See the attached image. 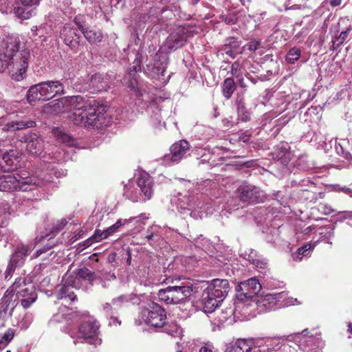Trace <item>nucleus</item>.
Returning <instances> with one entry per match:
<instances>
[{"instance_id": "f257e3e1", "label": "nucleus", "mask_w": 352, "mask_h": 352, "mask_svg": "<svg viewBox=\"0 0 352 352\" xmlns=\"http://www.w3.org/2000/svg\"><path fill=\"white\" fill-rule=\"evenodd\" d=\"M73 112L69 118L76 125L87 129H102L113 122L111 109L94 100L85 101L81 96H72Z\"/></svg>"}, {"instance_id": "f03ea898", "label": "nucleus", "mask_w": 352, "mask_h": 352, "mask_svg": "<svg viewBox=\"0 0 352 352\" xmlns=\"http://www.w3.org/2000/svg\"><path fill=\"white\" fill-rule=\"evenodd\" d=\"M50 177L44 173H36L31 176L29 173L21 170L14 175L0 176V191L11 192L14 190H32L37 186H43L50 182Z\"/></svg>"}, {"instance_id": "7ed1b4c3", "label": "nucleus", "mask_w": 352, "mask_h": 352, "mask_svg": "<svg viewBox=\"0 0 352 352\" xmlns=\"http://www.w3.org/2000/svg\"><path fill=\"white\" fill-rule=\"evenodd\" d=\"M261 289V285L256 278H251L238 284L236 287L235 308L232 311L234 317L240 314L246 317L250 314L249 306L257 297Z\"/></svg>"}, {"instance_id": "20e7f679", "label": "nucleus", "mask_w": 352, "mask_h": 352, "mask_svg": "<svg viewBox=\"0 0 352 352\" xmlns=\"http://www.w3.org/2000/svg\"><path fill=\"white\" fill-rule=\"evenodd\" d=\"M99 329L98 322L92 318H89L80 324L78 331H71L69 333L75 344L79 342H87L97 346L102 342L101 338H99Z\"/></svg>"}, {"instance_id": "39448f33", "label": "nucleus", "mask_w": 352, "mask_h": 352, "mask_svg": "<svg viewBox=\"0 0 352 352\" xmlns=\"http://www.w3.org/2000/svg\"><path fill=\"white\" fill-rule=\"evenodd\" d=\"M166 315L164 309L160 305L151 302L142 308L135 323L138 325L143 322L155 328L162 327L166 323Z\"/></svg>"}, {"instance_id": "423d86ee", "label": "nucleus", "mask_w": 352, "mask_h": 352, "mask_svg": "<svg viewBox=\"0 0 352 352\" xmlns=\"http://www.w3.org/2000/svg\"><path fill=\"white\" fill-rule=\"evenodd\" d=\"M18 281L19 282L17 284V287L14 289L13 288L11 294H14L16 296V300L21 299V304L23 308H29L36 301L37 294L30 280L22 277L16 278L12 286L8 289H12Z\"/></svg>"}, {"instance_id": "0eeeda50", "label": "nucleus", "mask_w": 352, "mask_h": 352, "mask_svg": "<svg viewBox=\"0 0 352 352\" xmlns=\"http://www.w3.org/2000/svg\"><path fill=\"white\" fill-rule=\"evenodd\" d=\"M329 32L333 34L331 50L334 51L346 43L349 37L352 35V24L348 19H340L330 27Z\"/></svg>"}, {"instance_id": "6e6552de", "label": "nucleus", "mask_w": 352, "mask_h": 352, "mask_svg": "<svg viewBox=\"0 0 352 352\" xmlns=\"http://www.w3.org/2000/svg\"><path fill=\"white\" fill-rule=\"evenodd\" d=\"M197 32L195 28L189 25H184L177 28L173 31L166 39L167 47L170 50H175L186 44L188 38Z\"/></svg>"}, {"instance_id": "1a4fd4ad", "label": "nucleus", "mask_w": 352, "mask_h": 352, "mask_svg": "<svg viewBox=\"0 0 352 352\" xmlns=\"http://www.w3.org/2000/svg\"><path fill=\"white\" fill-rule=\"evenodd\" d=\"M285 296V292H272L257 296L252 302V305L249 306V308H252L250 311L256 309L258 313H262L274 309L276 302Z\"/></svg>"}, {"instance_id": "9d476101", "label": "nucleus", "mask_w": 352, "mask_h": 352, "mask_svg": "<svg viewBox=\"0 0 352 352\" xmlns=\"http://www.w3.org/2000/svg\"><path fill=\"white\" fill-rule=\"evenodd\" d=\"M167 65V58L162 53H156L153 58V63L146 65V70L151 77L160 81L159 86H164L168 78H164V73Z\"/></svg>"}, {"instance_id": "9b49d317", "label": "nucleus", "mask_w": 352, "mask_h": 352, "mask_svg": "<svg viewBox=\"0 0 352 352\" xmlns=\"http://www.w3.org/2000/svg\"><path fill=\"white\" fill-rule=\"evenodd\" d=\"M20 40L18 36H9L3 41V53L1 54L0 60L6 64L14 63V61L19 60L21 58V52H19Z\"/></svg>"}, {"instance_id": "f8f14e48", "label": "nucleus", "mask_w": 352, "mask_h": 352, "mask_svg": "<svg viewBox=\"0 0 352 352\" xmlns=\"http://www.w3.org/2000/svg\"><path fill=\"white\" fill-rule=\"evenodd\" d=\"M16 284L10 289H7L1 298V306L0 308V328L5 326L6 321L10 318L13 312L14 309L17 305L16 296L14 294H11L13 288L17 287Z\"/></svg>"}, {"instance_id": "ddd939ff", "label": "nucleus", "mask_w": 352, "mask_h": 352, "mask_svg": "<svg viewBox=\"0 0 352 352\" xmlns=\"http://www.w3.org/2000/svg\"><path fill=\"white\" fill-rule=\"evenodd\" d=\"M20 140L26 144V149L30 154L41 157H45L43 153H46L45 152V144L43 138L41 135L30 132L23 135Z\"/></svg>"}, {"instance_id": "4468645a", "label": "nucleus", "mask_w": 352, "mask_h": 352, "mask_svg": "<svg viewBox=\"0 0 352 352\" xmlns=\"http://www.w3.org/2000/svg\"><path fill=\"white\" fill-rule=\"evenodd\" d=\"M236 193L240 200L243 202L256 204L264 200L263 192L258 187L247 183L242 184L238 188Z\"/></svg>"}, {"instance_id": "2eb2a0df", "label": "nucleus", "mask_w": 352, "mask_h": 352, "mask_svg": "<svg viewBox=\"0 0 352 352\" xmlns=\"http://www.w3.org/2000/svg\"><path fill=\"white\" fill-rule=\"evenodd\" d=\"M63 284L57 290V298H69L71 301H74L76 296L72 289L80 288V278L76 276H71L69 272H67L63 278Z\"/></svg>"}, {"instance_id": "dca6fc26", "label": "nucleus", "mask_w": 352, "mask_h": 352, "mask_svg": "<svg viewBox=\"0 0 352 352\" xmlns=\"http://www.w3.org/2000/svg\"><path fill=\"white\" fill-rule=\"evenodd\" d=\"M189 148V143L185 140L175 142L170 146V153L164 157V164L167 166L177 164L186 155Z\"/></svg>"}, {"instance_id": "f3484780", "label": "nucleus", "mask_w": 352, "mask_h": 352, "mask_svg": "<svg viewBox=\"0 0 352 352\" xmlns=\"http://www.w3.org/2000/svg\"><path fill=\"white\" fill-rule=\"evenodd\" d=\"M177 208L181 213H185L186 211H190V214L196 216V212L198 213H208V207H206L200 202L195 201L193 199L184 196L179 198L177 203Z\"/></svg>"}, {"instance_id": "a211bd4d", "label": "nucleus", "mask_w": 352, "mask_h": 352, "mask_svg": "<svg viewBox=\"0 0 352 352\" xmlns=\"http://www.w3.org/2000/svg\"><path fill=\"white\" fill-rule=\"evenodd\" d=\"M205 290L211 296H214L223 302L230 290L229 283L226 279L215 278L211 281Z\"/></svg>"}, {"instance_id": "6ab92c4d", "label": "nucleus", "mask_w": 352, "mask_h": 352, "mask_svg": "<svg viewBox=\"0 0 352 352\" xmlns=\"http://www.w3.org/2000/svg\"><path fill=\"white\" fill-rule=\"evenodd\" d=\"M316 336L317 333L309 335V331L305 329L302 332L289 336V338L290 340H294L302 350L305 351L307 346H319V338Z\"/></svg>"}, {"instance_id": "aec40b11", "label": "nucleus", "mask_w": 352, "mask_h": 352, "mask_svg": "<svg viewBox=\"0 0 352 352\" xmlns=\"http://www.w3.org/2000/svg\"><path fill=\"white\" fill-rule=\"evenodd\" d=\"M21 58L19 60L14 61V63H7L8 65H12V78L16 81L23 80L25 76L26 69L28 67V59L30 53L27 50L21 51Z\"/></svg>"}, {"instance_id": "412c9836", "label": "nucleus", "mask_w": 352, "mask_h": 352, "mask_svg": "<svg viewBox=\"0 0 352 352\" xmlns=\"http://www.w3.org/2000/svg\"><path fill=\"white\" fill-rule=\"evenodd\" d=\"M137 185L143 195L142 201L150 199L153 194V179L146 172H141L136 180Z\"/></svg>"}, {"instance_id": "4be33fe9", "label": "nucleus", "mask_w": 352, "mask_h": 352, "mask_svg": "<svg viewBox=\"0 0 352 352\" xmlns=\"http://www.w3.org/2000/svg\"><path fill=\"white\" fill-rule=\"evenodd\" d=\"M60 37L65 45L74 52L78 51L80 36L69 25H65L60 31Z\"/></svg>"}, {"instance_id": "5701e85b", "label": "nucleus", "mask_w": 352, "mask_h": 352, "mask_svg": "<svg viewBox=\"0 0 352 352\" xmlns=\"http://www.w3.org/2000/svg\"><path fill=\"white\" fill-rule=\"evenodd\" d=\"M21 153L16 150H10L2 155L3 171H12L20 167Z\"/></svg>"}, {"instance_id": "b1692460", "label": "nucleus", "mask_w": 352, "mask_h": 352, "mask_svg": "<svg viewBox=\"0 0 352 352\" xmlns=\"http://www.w3.org/2000/svg\"><path fill=\"white\" fill-rule=\"evenodd\" d=\"M167 287L173 304L179 303L182 300L190 296L192 292V287L189 285L168 286Z\"/></svg>"}, {"instance_id": "393cba45", "label": "nucleus", "mask_w": 352, "mask_h": 352, "mask_svg": "<svg viewBox=\"0 0 352 352\" xmlns=\"http://www.w3.org/2000/svg\"><path fill=\"white\" fill-rule=\"evenodd\" d=\"M24 7H16L14 8V13L16 15L22 20L30 19L32 15L33 10H28L27 8L33 6H37L41 0H19Z\"/></svg>"}, {"instance_id": "a878e982", "label": "nucleus", "mask_w": 352, "mask_h": 352, "mask_svg": "<svg viewBox=\"0 0 352 352\" xmlns=\"http://www.w3.org/2000/svg\"><path fill=\"white\" fill-rule=\"evenodd\" d=\"M138 54L134 60L133 65L129 68V85L128 88H139L140 84L138 80L137 72L141 70V61L139 59Z\"/></svg>"}, {"instance_id": "bb28decb", "label": "nucleus", "mask_w": 352, "mask_h": 352, "mask_svg": "<svg viewBox=\"0 0 352 352\" xmlns=\"http://www.w3.org/2000/svg\"><path fill=\"white\" fill-rule=\"evenodd\" d=\"M240 46V41L234 37L228 38L223 45L219 50V52L222 54H226L230 57L234 58L235 57V52Z\"/></svg>"}, {"instance_id": "cd10ccee", "label": "nucleus", "mask_w": 352, "mask_h": 352, "mask_svg": "<svg viewBox=\"0 0 352 352\" xmlns=\"http://www.w3.org/2000/svg\"><path fill=\"white\" fill-rule=\"evenodd\" d=\"M163 100L162 96H158L153 98L147 107L148 112L152 111L153 115H151L153 122L154 125L160 124L161 123L162 117L160 116L161 109L159 107V103Z\"/></svg>"}, {"instance_id": "c85d7f7f", "label": "nucleus", "mask_w": 352, "mask_h": 352, "mask_svg": "<svg viewBox=\"0 0 352 352\" xmlns=\"http://www.w3.org/2000/svg\"><path fill=\"white\" fill-rule=\"evenodd\" d=\"M222 302L215 298L211 296L207 291H204L203 294L202 305L204 312L212 313L214 311Z\"/></svg>"}, {"instance_id": "c756f323", "label": "nucleus", "mask_w": 352, "mask_h": 352, "mask_svg": "<svg viewBox=\"0 0 352 352\" xmlns=\"http://www.w3.org/2000/svg\"><path fill=\"white\" fill-rule=\"evenodd\" d=\"M52 134L56 140L67 146H74L76 145V140L65 131L59 127L52 129Z\"/></svg>"}, {"instance_id": "7c9ffc66", "label": "nucleus", "mask_w": 352, "mask_h": 352, "mask_svg": "<svg viewBox=\"0 0 352 352\" xmlns=\"http://www.w3.org/2000/svg\"><path fill=\"white\" fill-rule=\"evenodd\" d=\"M251 340L239 339L232 342L226 349V352H250Z\"/></svg>"}, {"instance_id": "2f4dec72", "label": "nucleus", "mask_w": 352, "mask_h": 352, "mask_svg": "<svg viewBox=\"0 0 352 352\" xmlns=\"http://www.w3.org/2000/svg\"><path fill=\"white\" fill-rule=\"evenodd\" d=\"M194 137L197 140L206 142L213 135V129L204 125H197L194 127Z\"/></svg>"}, {"instance_id": "473e14b6", "label": "nucleus", "mask_w": 352, "mask_h": 352, "mask_svg": "<svg viewBox=\"0 0 352 352\" xmlns=\"http://www.w3.org/2000/svg\"><path fill=\"white\" fill-rule=\"evenodd\" d=\"M140 221H141L140 217H131L128 219H120L113 225L111 226L110 227H109L108 228H107L105 230L106 233L109 237V236L113 235L115 232H116L120 227L124 226L130 223H133V222L138 223Z\"/></svg>"}, {"instance_id": "72a5a7b5", "label": "nucleus", "mask_w": 352, "mask_h": 352, "mask_svg": "<svg viewBox=\"0 0 352 352\" xmlns=\"http://www.w3.org/2000/svg\"><path fill=\"white\" fill-rule=\"evenodd\" d=\"M124 195L126 198L133 202L141 201L143 199L140 189L135 188L131 184L125 185L124 188Z\"/></svg>"}, {"instance_id": "f704fd0d", "label": "nucleus", "mask_w": 352, "mask_h": 352, "mask_svg": "<svg viewBox=\"0 0 352 352\" xmlns=\"http://www.w3.org/2000/svg\"><path fill=\"white\" fill-rule=\"evenodd\" d=\"M32 320L33 316L32 314L25 313L21 316L20 315L19 318H16L12 322V325L19 328L21 330H25L32 324Z\"/></svg>"}, {"instance_id": "c9c22d12", "label": "nucleus", "mask_w": 352, "mask_h": 352, "mask_svg": "<svg viewBox=\"0 0 352 352\" xmlns=\"http://www.w3.org/2000/svg\"><path fill=\"white\" fill-rule=\"evenodd\" d=\"M30 251L31 249L28 246L23 244L18 245L11 259L20 265L23 259L29 254Z\"/></svg>"}, {"instance_id": "e433bc0d", "label": "nucleus", "mask_w": 352, "mask_h": 352, "mask_svg": "<svg viewBox=\"0 0 352 352\" xmlns=\"http://www.w3.org/2000/svg\"><path fill=\"white\" fill-rule=\"evenodd\" d=\"M82 34L90 43H99L103 38V34L100 30L89 29L88 27L83 31Z\"/></svg>"}, {"instance_id": "4c0bfd02", "label": "nucleus", "mask_w": 352, "mask_h": 352, "mask_svg": "<svg viewBox=\"0 0 352 352\" xmlns=\"http://www.w3.org/2000/svg\"><path fill=\"white\" fill-rule=\"evenodd\" d=\"M192 242L196 249L201 250L204 253L210 254L212 245L208 239L203 238L201 235L197 238H193Z\"/></svg>"}, {"instance_id": "58836bf2", "label": "nucleus", "mask_w": 352, "mask_h": 352, "mask_svg": "<svg viewBox=\"0 0 352 352\" xmlns=\"http://www.w3.org/2000/svg\"><path fill=\"white\" fill-rule=\"evenodd\" d=\"M36 126V122L33 120L11 122L6 125L7 131L21 130L23 129L32 128Z\"/></svg>"}, {"instance_id": "ea45409f", "label": "nucleus", "mask_w": 352, "mask_h": 352, "mask_svg": "<svg viewBox=\"0 0 352 352\" xmlns=\"http://www.w3.org/2000/svg\"><path fill=\"white\" fill-rule=\"evenodd\" d=\"M145 238L149 241L150 244H153V242L158 241L161 238L160 226L157 225H153L148 228Z\"/></svg>"}, {"instance_id": "a19ab883", "label": "nucleus", "mask_w": 352, "mask_h": 352, "mask_svg": "<svg viewBox=\"0 0 352 352\" xmlns=\"http://www.w3.org/2000/svg\"><path fill=\"white\" fill-rule=\"evenodd\" d=\"M236 104L238 120L245 122L250 121L251 118V113L245 107L244 103L242 101V99H238L236 101Z\"/></svg>"}, {"instance_id": "79ce46f5", "label": "nucleus", "mask_w": 352, "mask_h": 352, "mask_svg": "<svg viewBox=\"0 0 352 352\" xmlns=\"http://www.w3.org/2000/svg\"><path fill=\"white\" fill-rule=\"evenodd\" d=\"M275 155L276 158L281 160L283 164L287 163L291 155L288 145L283 144L278 146L276 150Z\"/></svg>"}, {"instance_id": "37998d69", "label": "nucleus", "mask_w": 352, "mask_h": 352, "mask_svg": "<svg viewBox=\"0 0 352 352\" xmlns=\"http://www.w3.org/2000/svg\"><path fill=\"white\" fill-rule=\"evenodd\" d=\"M117 309H115V307L113 306V304H110V303H105L104 305H103V311L104 313L105 314V315L107 316V317H109L110 318V322H109V324L110 325H113V324H118L120 325L121 324V321H120L118 320V318L114 316V311H116Z\"/></svg>"}, {"instance_id": "c03bdc74", "label": "nucleus", "mask_w": 352, "mask_h": 352, "mask_svg": "<svg viewBox=\"0 0 352 352\" xmlns=\"http://www.w3.org/2000/svg\"><path fill=\"white\" fill-rule=\"evenodd\" d=\"M313 248L314 246L309 243L304 245L298 249L296 253L293 254V258L294 260L301 261L303 257H308Z\"/></svg>"}, {"instance_id": "a18cd8bd", "label": "nucleus", "mask_w": 352, "mask_h": 352, "mask_svg": "<svg viewBox=\"0 0 352 352\" xmlns=\"http://www.w3.org/2000/svg\"><path fill=\"white\" fill-rule=\"evenodd\" d=\"M135 298V295L133 294H124L118 296V298L112 300L113 306L115 309H118L123 306L124 304L132 301Z\"/></svg>"}, {"instance_id": "49530a36", "label": "nucleus", "mask_w": 352, "mask_h": 352, "mask_svg": "<svg viewBox=\"0 0 352 352\" xmlns=\"http://www.w3.org/2000/svg\"><path fill=\"white\" fill-rule=\"evenodd\" d=\"M265 340L263 338L258 340H251V349L250 352H269L267 346H264Z\"/></svg>"}, {"instance_id": "de8ad7c7", "label": "nucleus", "mask_w": 352, "mask_h": 352, "mask_svg": "<svg viewBox=\"0 0 352 352\" xmlns=\"http://www.w3.org/2000/svg\"><path fill=\"white\" fill-rule=\"evenodd\" d=\"M334 229L335 228L332 226H328L324 228H320L319 229L320 230L318 232V234L320 236L321 241H323L327 243H331L328 240L333 236Z\"/></svg>"}, {"instance_id": "09e8293b", "label": "nucleus", "mask_w": 352, "mask_h": 352, "mask_svg": "<svg viewBox=\"0 0 352 352\" xmlns=\"http://www.w3.org/2000/svg\"><path fill=\"white\" fill-rule=\"evenodd\" d=\"M15 331L13 329H7L0 338V349L5 348L13 339Z\"/></svg>"}, {"instance_id": "8fccbe9b", "label": "nucleus", "mask_w": 352, "mask_h": 352, "mask_svg": "<svg viewBox=\"0 0 352 352\" xmlns=\"http://www.w3.org/2000/svg\"><path fill=\"white\" fill-rule=\"evenodd\" d=\"M300 54L301 51L300 49L297 47H293L290 49L287 52L285 57V60L290 64H294L295 61L298 60L300 56Z\"/></svg>"}, {"instance_id": "3c124183", "label": "nucleus", "mask_w": 352, "mask_h": 352, "mask_svg": "<svg viewBox=\"0 0 352 352\" xmlns=\"http://www.w3.org/2000/svg\"><path fill=\"white\" fill-rule=\"evenodd\" d=\"M10 206L7 201L0 200V226L4 223L6 215L9 214Z\"/></svg>"}, {"instance_id": "603ef678", "label": "nucleus", "mask_w": 352, "mask_h": 352, "mask_svg": "<svg viewBox=\"0 0 352 352\" xmlns=\"http://www.w3.org/2000/svg\"><path fill=\"white\" fill-rule=\"evenodd\" d=\"M44 85H47L49 88H58L59 87H63L65 86V85L61 81L48 80L30 86V88H37L38 87H42Z\"/></svg>"}, {"instance_id": "864d4df0", "label": "nucleus", "mask_w": 352, "mask_h": 352, "mask_svg": "<svg viewBox=\"0 0 352 352\" xmlns=\"http://www.w3.org/2000/svg\"><path fill=\"white\" fill-rule=\"evenodd\" d=\"M335 149L338 155L343 157V158L347 160L349 163H351L352 160V155L351 153L346 151L341 144H336Z\"/></svg>"}, {"instance_id": "5fc2aeb1", "label": "nucleus", "mask_w": 352, "mask_h": 352, "mask_svg": "<svg viewBox=\"0 0 352 352\" xmlns=\"http://www.w3.org/2000/svg\"><path fill=\"white\" fill-rule=\"evenodd\" d=\"M157 296L160 301H163L166 304H173L168 287L160 289Z\"/></svg>"}, {"instance_id": "6e6d98bb", "label": "nucleus", "mask_w": 352, "mask_h": 352, "mask_svg": "<svg viewBox=\"0 0 352 352\" xmlns=\"http://www.w3.org/2000/svg\"><path fill=\"white\" fill-rule=\"evenodd\" d=\"M39 94V89H28L27 92V100L29 103L32 104L36 100H41L42 96Z\"/></svg>"}, {"instance_id": "4d7b16f0", "label": "nucleus", "mask_w": 352, "mask_h": 352, "mask_svg": "<svg viewBox=\"0 0 352 352\" xmlns=\"http://www.w3.org/2000/svg\"><path fill=\"white\" fill-rule=\"evenodd\" d=\"M69 274L71 276H76L78 278H80V286L81 285L82 278H88L89 280H90L91 278V274L90 271L87 268L78 270L77 274L69 272Z\"/></svg>"}, {"instance_id": "13d9d810", "label": "nucleus", "mask_w": 352, "mask_h": 352, "mask_svg": "<svg viewBox=\"0 0 352 352\" xmlns=\"http://www.w3.org/2000/svg\"><path fill=\"white\" fill-rule=\"evenodd\" d=\"M16 265L17 264L15 263V261H12V260L10 259V261L8 264L7 268L3 273L5 280H8L11 278L12 273L15 270Z\"/></svg>"}, {"instance_id": "bf43d9fd", "label": "nucleus", "mask_w": 352, "mask_h": 352, "mask_svg": "<svg viewBox=\"0 0 352 352\" xmlns=\"http://www.w3.org/2000/svg\"><path fill=\"white\" fill-rule=\"evenodd\" d=\"M264 346H267L269 351L271 350H276L279 347V340L275 338H266L264 339Z\"/></svg>"}, {"instance_id": "052dcab7", "label": "nucleus", "mask_w": 352, "mask_h": 352, "mask_svg": "<svg viewBox=\"0 0 352 352\" xmlns=\"http://www.w3.org/2000/svg\"><path fill=\"white\" fill-rule=\"evenodd\" d=\"M40 95L42 96L41 100L45 101L51 99L57 91H54V89H39Z\"/></svg>"}, {"instance_id": "680f3d73", "label": "nucleus", "mask_w": 352, "mask_h": 352, "mask_svg": "<svg viewBox=\"0 0 352 352\" xmlns=\"http://www.w3.org/2000/svg\"><path fill=\"white\" fill-rule=\"evenodd\" d=\"M317 209L320 213L325 215L330 214L334 211L329 205L325 203H320L317 206Z\"/></svg>"}, {"instance_id": "e2e57ef3", "label": "nucleus", "mask_w": 352, "mask_h": 352, "mask_svg": "<svg viewBox=\"0 0 352 352\" xmlns=\"http://www.w3.org/2000/svg\"><path fill=\"white\" fill-rule=\"evenodd\" d=\"M67 223L68 221L65 218L57 220L53 226V232H60Z\"/></svg>"}, {"instance_id": "0e129e2a", "label": "nucleus", "mask_w": 352, "mask_h": 352, "mask_svg": "<svg viewBox=\"0 0 352 352\" xmlns=\"http://www.w3.org/2000/svg\"><path fill=\"white\" fill-rule=\"evenodd\" d=\"M250 138V134L248 133V131H246L241 134L236 133V134L233 135V136L232 137V140H234L235 142L242 141L243 142H247L249 141Z\"/></svg>"}, {"instance_id": "69168bd1", "label": "nucleus", "mask_w": 352, "mask_h": 352, "mask_svg": "<svg viewBox=\"0 0 352 352\" xmlns=\"http://www.w3.org/2000/svg\"><path fill=\"white\" fill-rule=\"evenodd\" d=\"M93 239L95 240L96 243L99 242L104 239L108 238V236L106 233V230H96L94 234L92 235Z\"/></svg>"}, {"instance_id": "338daca9", "label": "nucleus", "mask_w": 352, "mask_h": 352, "mask_svg": "<svg viewBox=\"0 0 352 352\" xmlns=\"http://www.w3.org/2000/svg\"><path fill=\"white\" fill-rule=\"evenodd\" d=\"M102 78L100 74H95L91 76L90 78V82L89 86L91 87H96L100 85V84L102 82Z\"/></svg>"}, {"instance_id": "774afa93", "label": "nucleus", "mask_w": 352, "mask_h": 352, "mask_svg": "<svg viewBox=\"0 0 352 352\" xmlns=\"http://www.w3.org/2000/svg\"><path fill=\"white\" fill-rule=\"evenodd\" d=\"M241 71V65L239 61L234 62L231 65V74L235 76L236 78L239 77Z\"/></svg>"}]
</instances>
